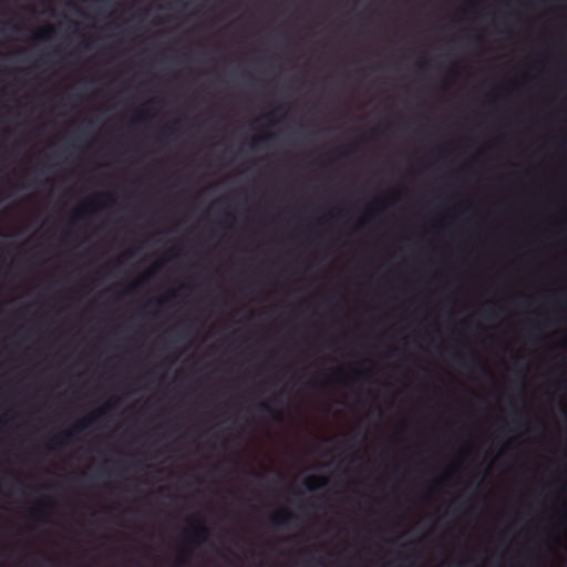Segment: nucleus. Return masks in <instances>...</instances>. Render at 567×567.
Here are the masks:
<instances>
[{
	"mask_svg": "<svg viewBox=\"0 0 567 567\" xmlns=\"http://www.w3.org/2000/svg\"><path fill=\"white\" fill-rule=\"evenodd\" d=\"M104 411L105 409H101L95 413L86 416L85 419L76 422L70 431L63 432L55 436L49 445V449L56 450L59 447L66 446L71 441H73L75 434L81 433L87 426L93 424L101 415H103Z\"/></svg>",
	"mask_w": 567,
	"mask_h": 567,
	"instance_id": "1",
	"label": "nucleus"
},
{
	"mask_svg": "<svg viewBox=\"0 0 567 567\" xmlns=\"http://www.w3.org/2000/svg\"><path fill=\"white\" fill-rule=\"evenodd\" d=\"M189 523L196 522L197 526L194 530H187V534L192 536V538L197 543L200 544L205 542L208 537L209 530L203 523L200 517H189Z\"/></svg>",
	"mask_w": 567,
	"mask_h": 567,
	"instance_id": "2",
	"label": "nucleus"
},
{
	"mask_svg": "<svg viewBox=\"0 0 567 567\" xmlns=\"http://www.w3.org/2000/svg\"><path fill=\"white\" fill-rule=\"evenodd\" d=\"M295 515L287 508H282L270 516V522L277 527H286L292 524Z\"/></svg>",
	"mask_w": 567,
	"mask_h": 567,
	"instance_id": "3",
	"label": "nucleus"
},
{
	"mask_svg": "<svg viewBox=\"0 0 567 567\" xmlns=\"http://www.w3.org/2000/svg\"><path fill=\"white\" fill-rule=\"evenodd\" d=\"M451 360L456 365H458L463 369H466V370H470L472 367H474L476 364V361L473 355L467 357V355H464L461 353H454L451 357Z\"/></svg>",
	"mask_w": 567,
	"mask_h": 567,
	"instance_id": "4",
	"label": "nucleus"
},
{
	"mask_svg": "<svg viewBox=\"0 0 567 567\" xmlns=\"http://www.w3.org/2000/svg\"><path fill=\"white\" fill-rule=\"evenodd\" d=\"M328 481L326 477L322 476H308L303 481V485L308 491H313L319 487H324L327 485Z\"/></svg>",
	"mask_w": 567,
	"mask_h": 567,
	"instance_id": "5",
	"label": "nucleus"
},
{
	"mask_svg": "<svg viewBox=\"0 0 567 567\" xmlns=\"http://www.w3.org/2000/svg\"><path fill=\"white\" fill-rule=\"evenodd\" d=\"M258 409L260 411H264V412L272 415L274 419H276V420H281L282 419L281 410L274 409V406L270 403H268V402H260L258 404Z\"/></svg>",
	"mask_w": 567,
	"mask_h": 567,
	"instance_id": "6",
	"label": "nucleus"
},
{
	"mask_svg": "<svg viewBox=\"0 0 567 567\" xmlns=\"http://www.w3.org/2000/svg\"><path fill=\"white\" fill-rule=\"evenodd\" d=\"M31 514L35 518H41L47 514L45 506L40 504L31 511Z\"/></svg>",
	"mask_w": 567,
	"mask_h": 567,
	"instance_id": "7",
	"label": "nucleus"
},
{
	"mask_svg": "<svg viewBox=\"0 0 567 567\" xmlns=\"http://www.w3.org/2000/svg\"><path fill=\"white\" fill-rule=\"evenodd\" d=\"M52 33H53V28L52 27H47V28L42 29L41 31H39L35 34V38L37 39H49Z\"/></svg>",
	"mask_w": 567,
	"mask_h": 567,
	"instance_id": "8",
	"label": "nucleus"
},
{
	"mask_svg": "<svg viewBox=\"0 0 567 567\" xmlns=\"http://www.w3.org/2000/svg\"><path fill=\"white\" fill-rule=\"evenodd\" d=\"M271 137H272V135H266V136L260 137V138H255L251 142V146L255 147V146L259 145L262 142H268Z\"/></svg>",
	"mask_w": 567,
	"mask_h": 567,
	"instance_id": "9",
	"label": "nucleus"
},
{
	"mask_svg": "<svg viewBox=\"0 0 567 567\" xmlns=\"http://www.w3.org/2000/svg\"><path fill=\"white\" fill-rule=\"evenodd\" d=\"M174 130L171 126H166L164 130H162L159 136H171L173 134Z\"/></svg>",
	"mask_w": 567,
	"mask_h": 567,
	"instance_id": "10",
	"label": "nucleus"
},
{
	"mask_svg": "<svg viewBox=\"0 0 567 567\" xmlns=\"http://www.w3.org/2000/svg\"><path fill=\"white\" fill-rule=\"evenodd\" d=\"M538 330L539 329H538L537 326H533V327L527 329V332H528L529 337L532 338L533 336L537 334Z\"/></svg>",
	"mask_w": 567,
	"mask_h": 567,
	"instance_id": "11",
	"label": "nucleus"
},
{
	"mask_svg": "<svg viewBox=\"0 0 567 567\" xmlns=\"http://www.w3.org/2000/svg\"><path fill=\"white\" fill-rule=\"evenodd\" d=\"M142 282H143V279H140V280L135 281L133 285L130 286V288L127 289V292L133 290L137 286L142 285Z\"/></svg>",
	"mask_w": 567,
	"mask_h": 567,
	"instance_id": "12",
	"label": "nucleus"
},
{
	"mask_svg": "<svg viewBox=\"0 0 567 567\" xmlns=\"http://www.w3.org/2000/svg\"><path fill=\"white\" fill-rule=\"evenodd\" d=\"M513 423H514L515 425H523V424H524V423H523V421H522V419H519V417L514 419V420H513Z\"/></svg>",
	"mask_w": 567,
	"mask_h": 567,
	"instance_id": "13",
	"label": "nucleus"
},
{
	"mask_svg": "<svg viewBox=\"0 0 567 567\" xmlns=\"http://www.w3.org/2000/svg\"><path fill=\"white\" fill-rule=\"evenodd\" d=\"M82 217H83L82 210H81V209H79V210L75 213L74 218H75V219H80V218H82Z\"/></svg>",
	"mask_w": 567,
	"mask_h": 567,
	"instance_id": "14",
	"label": "nucleus"
},
{
	"mask_svg": "<svg viewBox=\"0 0 567 567\" xmlns=\"http://www.w3.org/2000/svg\"><path fill=\"white\" fill-rule=\"evenodd\" d=\"M493 317V312L492 311H485V318L486 319H491Z\"/></svg>",
	"mask_w": 567,
	"mask_h": 567,
	"instance_id": "15",
	"label": "nucleus"
},
{
	"mask_svg": "<svg viewBox=\"0 0 567 567\" xmlns=\"http://www.w3.org/2000/svg\"><path fill=\"white\" fill-rule=\"evenodd\" d=\"M460 507L461 506L457 503H454L452 509H453V512H457L460 509Z\"/></svg>",
	"mask_w": 567,
	"mask_h": 567,
	"instance_id": "16",
	"label": "nucleus"
},
{
	"mask_svg": "<svg viewBox=\"0 0 567 567\" xmlns=\"http://www.w3.org/2000/svg\"><path fill=\"white\" fill-rule=\"evenodd\" d=\"M185 561H186V559H184V558L181 556V557H179V559H178V564H179V565H183V564H185Z\"/></svg>",
	"mask_w": 567,
	"mask_h": 567,
	"instance_id": "17",
	"label": "nucleus"
},
{
	"mask_svg": "<svg viewBox=\"0 0 567 567\" xmlns=\"http://www.w3.org/2000/svg\"><path fill=\"white\" fill-rule=\"evenodd\" d=\"M144 118V115L141 113L138 114V116L135 118L136 121H142Z\"/></svg>",
	"mask_w": 567,
	"mask_h": 567,
	"instance_id": "18",
	"label": "nucleus"
},
{
	"mask_svg": "<svg viewBox=\"0 0 567 567\" xmlns=\"http://www.w3.org/2000/svg\"><path fill=\"white\" fill-rule=\"evenodd\" d=\"M105 197L109 199V200H112L113 202V196L111 194H106Z\"/></svg>",
	"mask_w": 567,
	"mask_h": 567,
	"instance_id": "19",
	"label": "nucleus"
},
{
	"mask_svg": "<svg viewBox=\"0 0 567 567\" xmlns=\"http://www.w3.org/2000/svg\"><path fill=\"white\" fill-rule=\"evenodd\" d=\"M155 302H156V305H158V306H162V305H163V300H162V299H157V300H155Z\"/></svg>",
	"mask_w": 567,
	"mask_h": 567,
	"instance_id": "20",
	"label": "nucleus"
},
{
	"mask_svg": "<svg viewBox=\"0 0 567 567\" xmlns=\"http://www.w3.org/2000/svg\"><path fill=\"white\" fill-rule=\"evenodd\" d=\"M12 29H13L14 31H19V27H18V25H13V27H12Z\"/></svg>",
	"mask_w": 567,
	"mask_h": 567,
	"instance_id": "21",
	"label": "nucleus"
}]
</instances>
